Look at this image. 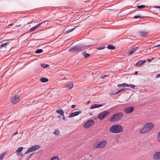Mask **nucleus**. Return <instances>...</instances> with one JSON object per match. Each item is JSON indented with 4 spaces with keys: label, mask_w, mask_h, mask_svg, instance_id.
Here are the masks:
<instances>
[{
    "label": "nucleus",
    "mask_w": 160,
    "mask_h": 160,
    "mask_svg": "<svg viewBox=\"0 0 160 160\" xmlns=\"http://www.w3.org/2000/svg\"><path fill=\"white\" fill-rule=\"evenodd\" d=\"M123 130V127L120 125L118 124L112 125L109 129L110 132L115 133L121 132Z\"/></svg>",
    "instance_id": "f257e3e1"
},
{
    "label": "nucleus",
    "mask_w": 160,
    "mask_h": 160,
    "mask_svg": "<svg viewBox=\"0 0 160 160\" xmlns=\"http://www.w3.org/2000/svg\"><path fill=\"white\" fill-rule=\"evenodd\" d=\"M154 126V124L152 122L146 124L143 128L140 131V133L143 134L149 132L152 129Z\"/></svg>",
    "instance_id": "f03ea898"
},
{
    "label": "nucleus",
    "mask_w": 160,
    "mask_h": 160,
    "mask_svg": "<svg viewBox=\"0 0 160 160\" xmlns=\"http://www.w3.org/2000/svg\"><path fill=\"white\" fill-rule=\"evenodd\" d=\"M123 114L122 112H120L114 114L110 119L111 122L118 121L121 119L122 117Z\"/></svg>",
    "instance_id": "7ed1b4c3"
},
{
    "label": "nucleus",
    "mask_w": 160,
    "mask_h": 160,
    "mask_svg": "<svg viewBox=\"0 0 160 160\" xmlns=\"http://www.w3.org/2000/svg\"><path fill=\"white\" fill-rule=\"evenodd\" d=\"M107 143L106 140H104L100 142L96 145H94V148H104Z\"/></svg>",
    "instance_id": "20e7f679"
},
{
    "label": "nucleus",
    "mask_w": 160,
    "mask_h": 160,
    "mask_svg": "<svg viewBox=\"0 0 160 160\" xmlns=\"http://www.w3.org/2000/svg\"><path fill=\"white\" fill-rule=\"evenodd\" d=\"M95 122L92 119H89L83 125V127L85 128H88L94 125Z\"/></svg>",
    "instance_id": "39448f33"
},
{
    "label": "nucleus",
    "mask_w": 160,
    "mask_h": 160,
    "mask_svg": "<svg viewBox=\"0 0 160 160\" xmlns=\"http://www.w3.org/2000/svg\"><path fill=\"white\" fill-rule=\"evenodd\" d=\"M11 103L13 104H16L20 100L19 96L17 95L12 96L11 98Z\"/></svg>",
    "instance_id": "423d86ee"
},
{
    "label": "nucleus",
    "mask_w": 160,
    "mask_h": 160,
    "mask_svg": "<svg viewBox=\"0 0 160 160\" xmlns=\"http://www.w3.org/2000/svg\"><path fill=\"white\" fill-rule=\"evenodd\" d=\"M40 147V145H34L28 149L25 153L26 154L32 152L37 150L39 149Z\"/></svg>",
    "instance_id": "0eeeda50"
},
{
    "label": "nucleus",
    "mask_w": 160,
    "mask_h": 160,
    "mask_svg": "<svg viewBox=\"0 0 160 160\" xmlns=\"http://www.w3.org/2000/svg\"><path fill=\"white\" fill-rule=\"evenodd\" d=\"M109 114V112L106 111L100 113L98 116V118L101 120H102L105 117L107 116Z\"/></svg>",
    "instance_id": "6e6552de"
},
{
    "label": "nucleus",
    "mask_w": 160,
    "mask_h": 160,
    "mask_svg": "<svg viewBox=\"0 0 160 160\" xmlns=\"http://www.w3.org/2000/svg\"><path fill=\"white\" fill-rule=\"evenodd\" d=\"M134 110V108L133 107H128L124 109V112L127 113H130Z\"/></svg>",
    "instance_id": "1a4fd4ad"
},
{
    "label": "nucleus",
    "mask_w": 160,
    "mask_h": 160,
    "mask_svg": "<svg viewBox=\"0 0 160 160\" xmlns=\"http://www.w3.org/2000/svg\"><path fill=\"white\" fill-rule=\"evenodd\" d=\"M82 47L81 46H76L73 47L72 48L69 50V51L76 52L78 51Z\"/></svg>",
    "instance_id": "9d476101"
},
{
    "label": "nucleus",
    "mask_w": 160,
    "mask_h": 160,
    "mask_svg": "<svg viewBox=\"0 0 160 160\" xmlns=\"http://www.w3.org/2000/svg\"><path fill=\"white\" fill-rule=\"evenodd\" d=\"M153 158L155 160L160 159V152H156L153 155Z\"/></svg>",
    "instance_id": "9b49d317"
},
{
    "label": "nucleus",
    "mask_w": 160,
    "mask_h": 160,
    "mask_svg": "<svg viewBox=\"0 0 160 160\" xmlns=\"http://www.w3.org/2000/svg\"><path fill=\"white\" fill-rule=\"evenodd\" d=\"M148 32L147 31L142 30L139 32V33L140 35L142 37H146L147 36Z\"/></svg>",
    "instance_id": "f8f14e48"
},
{
    "label": "nucleus",
    "mask_w": 160,
    "mask_h": 160,
    "mask_svg": "<svg viewBox=\"0 0 160 160\" xmlns=\"http://www.w3.org/2000/svg\"><path fill=\"white\" fill-rule=\"evenodd\" d=\"M139 48L138 47H136L135 48H133L132 49H131L128 52V54L129 55H132L133 52H136L137 50L139 49Z\"/></svg>",
    "instance_id": "ddd939ff"
},
{
    "label": "nucleus",
    "mask_w": 160,
    "mask_h": 160,
    "mask_svg": "<svg viewBox=\"0 0 160 160\" xmlns=\"http://www.w3.org/2000/svg\"><path fill=\"white\" fill-rule=\"evenodd\" d=\"M81 112L80 111H76L75 112H72L70 115L68 116V117L69 118H71L72 117H73L74 116L78 115Z\"/></svg>",
    "instance_id": "4468645a"
},
{
    "label": "nucleus",
    "mask_w": 160,
    "mask_h": 160,
    "mask_svg": "<svg viewBox=\"0 0 160 160\" xmlns=\"http://www.w3.org/2000/svg\"><path fill=\"white\" fill-rule=\"evenodd\" d=\"M23 149V147H19L18 150L16 151V154L17 156H18L20 155V156H22V154L21 153V152L22 151Z\"/></svg>",
    "instance_id": "2eb2a0df"
},
{
    "label": "nucleus",
    "mask_w": 160,
    "mask_h": 160,
    "mask_svg": "<svg viewBox=\"0 0 160 160\" xmlns=\"http://www.w3.org/2000/svg\"><path fill=\"white\" fill-rule=\"evenodd\" d=\"M146 62V60H140L136 64V66L138 67L140 66L143 64L145 63Z\"/></svg>",
    "instance_id": "dca6fc26"
},
{
    "label": "nucleus",
    "mask_w": 160,
    "mask_h": 160,
    "mask_svg": "<svg viewBox=\"0 0 160 160\" xmlns=\"http://www.w3.org/2000/svg\"><path fill=\"white\" fill-rule=\"evenodd\" d=\"M40 24H38L36 25V26H34V27H32L31 28L29 31H28V32H30L32 31H34L36 28H38L40 26Z\"/></svg>",
    "instance_id": "f3484780"
},
{
    "label": "nucleus",
    "mask_w": 160,
    "mask_h": 160,
    "mask_svg": "<svg viewBox=\"0 0 160 160\" xmlns=\"http://www.w3.org/2000/svg\"><path fill=\"white\" fill-rule=\"evenodd\" d=\"M103 105L101 104H94L92 105L91 106L90 108L92 109L99 108L100 107L102 106Z\"/></svg>",
    "instance_id": "a211bd4d"
},
{
    "label": "nucleus",
    "mask_w": 160,
    "mask_h": 160,
    "mask_svg": "<svg viewBox=\"0 0 160 160\" xmlns=\"http://www.w3.org/2000/svg\"><path fill=\"white\" fill-rule=\"evenodd\" d=\"M57 113L60 114L61 116H63V114H64L63 111L62 110H58L56 111Z\"/></svg>",
    "instance_id": "6ab92c4d"
},
{
    "label": "nucleus",
    "mask_w": 160,
    "mask_h": 160,
    "mask_svg": "<svg viewBox=\"0 0 160 160\" xmlns=\"http://www.w3.org/2000/svg\"><path fill=\"white\" fill-rule=\"evenodd\" d=\"M82 54L85 58H88V57H89L90 56V54H89L87 53L86 52H82Z\"/></svg>",
    "instance_id": "aec40b11"
},
{
    "label": "nucleus",
    "mask_w": 160,
    "mask_h": 160,
    "mask_svg": "<svg viewBox=\"0 0 160 160\" xmlns=\"http://www.w3.org/2000/svg\"><path fill=\"white\" fill-rule=\"evenodd\" d=\"M40 81L42 82H45L48 81V79L47 78H41Z\"/></svg>",
    "instance_id": "412c9836"
},
{
    "label": "nucleus",
    "mask_w": 160,
    "mask_h": 160,
    "mask_svg": "<svg viewBox=\"0 0 160 160\" xmlns=\"http://www.w3.org/2000/svg\"><path fill=\"white\" fill-rule=\"evenodd\" d=\"M48 21H46L44 22H43L41 23H39V24H40V26L41 25H42V26H44L46 25H47L48 24Z\"/></svg>",
    "instance_id": "4be33fe9"
},
{
    "label": "nucleus",
    "mask_w": 160,
    "mask_h": 160,
    "mask_svg": "<svg viewBox=\"0 0 160 160\" xmlns=\"http://www.w3.org/2000/svg\"><path fill=\"white\" fill-rule=\"evenodd\" d=\"M6 154V152L2 153V154L0 155V160H2L3 158L5 156Z\"/></svg>",
    "instance_id": "5701e85b"
},
{
    "label": "nucleus",
    "mask_w": 160,
    "mask_h": 160,
    "mask_svg": "<svg viewBox=\"0 0 160 160\" xmlns=\"http://www.w3.org/2000/svg\"><path fill=\"white\" fill-rule=\"evenodd\" d=\"M41 67L43 68H45L48 67H49V65L48 64H41Z\"/></svg>",
    "instance_id": "b1692460"
},
{
    "label": "nucleus",
    "mask_w": 160,
    "mask_h": 160,
    "mask_svg": "<svg viewBox=\"0 0 160 160\" xmlns=\"http://www.w3.org/2000/svg\"><path fill=\"white\" fill-rule=\"evenodd\" d=\"M73 86V85L72 83H70L67 85L66 87L69 89H71Z\"/></svg>",
    "instance_id": "393cba45"
},
{
    "label": "nucleus",
    "mask_w": 160,
    "mask_h": 160,
    "mask_svg": "<svg viewBox=\"0 0 160 160\" xmlns=\"http://www.w3.org/2000/svg\"><path fill=\"white\" fill-rule=\"evenodd\" d=\"M107 48L108 49L111 50H112L114 49L115 48V47L114 46L112 45H109L107 47Z\"/></svg>",
    "instance_id": "a878e982"
},
{
    "label": "nucleus",
    "mask_w": 160,
    "mask_h": 160,
    "mask_svg": "<svg viewBox=\"0 0 160 160\" xmlns=\"http://www.w3.org/2000/svg\"><path fill=\"white\" fill-rule=\"evenodd\" d=\"M54 133L56 135H58L60 134V132L58 130L56 129L54 130Z\"/></svg>",
    "instance_id": "bb28decb"
},
{
    "label": "nucleus",
    "mask_w": 160,
    "mask_h": 160,
    "mask_svg": "<svg viewBox=\"0 0 160 160\" xmlns=\"http://www.w3.org/2000/svg\"><path fill=\"white\" fill-rule=\"evenodd\" d=\"M117 86L118 87H126V83H123L122 84H118L117 85Z\"/></svg>",
    "instance_id": "cd10ccee"
},
{
    "label": "nucleus",
    "mask_w": 160,
    "mask_h": 160,
    "mask_svg": "<svg viewBox=\"0 0 160 160\" xmlns=\"http://www.w3.org/2000/svg\"><path fill=\"white\" fill-rule=\"evenodd\" d=\"M9 43L8 42H7L6 43H2L1 45V46L2 47H6L7 46V45L9 44Z\"/></svg>",
    "instance_id": "c85d7f7f"
},
{
    "label": "nucleus",
    "mask_w": 160,
    "mask_h": 160,
    "mask_svg": "<svg viewBox=\"0 0 160 160\" xmlns=\"http://www.w3.org/2000/svg\"><path fill=\"white\" fill-rule=\"evenodd\" d=\"M43 52V50L42 49H39L37 50L35 52L36 53H40Z\"/></svg>",
    "instance_id": "c756f323"
},
{
    "label": "nucleus",
    "mask_w": 160,
    "mask_h": 160,
    "mask_svg": "<svg viewBox=\"0 0 160 160\" xmlns=\"http://www.w3.org/2000/svg\"><path fill=\"white\" fill-rule=\"evenodd\" d=\"M126 89H122L119 90H118L116 93V94H117L120 92L125 91Z\"/></svg>",
    "instance_id": "7c9ffc66"
},
{
    "label": "nucleus",
    "mask_w": 160,
    "mask_h": 160,
    "mask_svg": "<svg viewBox=\"0 0 160 160\" xmlns=\"http://www.w3.org/2000/svg\"><path fill=\"white\" fill-rule=\"evenodd\" d=\"M157 141L160 142V132H159L157 138Z\"/></svg>",
    "instance_id": "2f4dec72"
},
{
    "label": "nucleus",
    "mask_w": 160,
    "mask_h": 160,
    "mask_svg": "<svg viewBox=\"0 0 160 160\" xmlns=\"http://www.w3.org/2000/svg\"><path fill=\"white\" fill-rule=\"evenodd\" d=\"M144 5H141L137 6V7L139 9H142L146 7Z\"/></svg>",
    "instance_id": "473e14b6"
},
{
    "label": "nucleus",
    "mask_w": 160,
    "mask_h": 160,
    "mask_svg": "<svg viewBox=\"0 0 160 160\" xmlns=\"http://www.w3.org/2000/svg\"><path fill=\"white\" fill-rule=\"evenodd\" d=\"M142 17H141L140 15H138V16H134V18L135 19H137V18H142Z\"/></svg>",
    "instance_id": "72a5a7b5"
},
{
    "label": "nucleus",
    "mask_w": 160,
    "mask_h": 160,
    "mask_svg": "<svg viewBox=\"0 0 160 160\" xmlns=\"http://www.w3.org/2000/svg\"><path fill=\"white\" fill-rule=\"evenodd\" d=\"M51 160H59L58 157H54L52 158Z\"/></svg>",
    "instance_id": "f704fd0d"
},
{
    "label": "nucleus",
    "mask_w": 160,
    "mask_h": 160,
    "mask_svg": "<svg viewBox=\"0 0 160 160\" xmlns=\"http://www.w3.org/2000/svg\"><path fill=\"white\" fill-rule=\"evenodd\" d=\"M33 154H31L28 158H26L27 160H28Z\"/></svg>",
    "instance_id": "c9c22d12"
},
{
    "label": "nucleus",
    "mask_w": 160,
    "mask_h": 160,
    "mask_svg": "<svg viewBox=\"0 0 160 160\" xmlns=\"http://www.w3.org/2000/svg\"><path fill=\"white\" fill-rule=\"evenodd\" d=\"M154 59V58H152L151 59H148L147 60L148 62H151L153 59Z\"/></svg>",
    "instance_id": "e433bc0d"
},
{
    "label": "nucleus",
    "mask_w": 160,
    "mask_h": 160,
    "mask_svg": "<svg viewBox=\"0 0 160 160\" xmlns=\"http://www.w3.org/2000/svg\"><path fill=\"white\" fill-rule=\"evenodd\" d=\"M135 85H133V84H131L130 85V87L132 88H135Z\"/></svg>",
    "instance_id": "4c0bfd02"
},
{
    "label": "nucleus",
    "mask_w": 160,
    "mask_h": 160,
    "mask_svg": "<svg viewBox=\"0 0 160 160\" xmlns=\"http://www.w3.org/2000/svg\"><path fill=\"white\" fill-rule=\"evenodd\" d=\"M105 48L104 47H100L98 48V49L99 50H102Z\"/></svg>",
    "instance_id": "58836bf2"
},
{
    "label": "nucleus",
    "mask_w": 160,
    "mask_h": 160,
    "mask_svg": "<svg viewBox=\"0 0 160 160\" xmlns=\"http://www.w3.org/2000/svg\"><path fill=\"white\" fill-rule=\"evenodd\" d=\"M130 85L129 84H127L126 83V87H130Z\"/></svg>",
    "instance_id": "ea45409f"
},
{
    "label": "nucleus",
    "mask_w": 160,
    "mask_h": 160,
    "mask_svg": "<svg viewBox=\"0 0 160 160\" xmlns=\"http://www.w3.org/2000/svg\"><path fill=\"white\" fill-rule=\"evenodd\" d=\"M154 8H160V6H155L154 7Z\"/></svg>",
    "instance_id": "a19ab883"
},
{
    "label": "nucleus",
    "mask_w": 160,
    "mask_h": 160,
    "mask_svg": "<svg viewBox=\"0 0 160 160\" xmlns=\"http://www.w3.org/2000/svg\"><path fill=\"white\" fill-rule=\"evenodd\" d=\"M108 76L107 75H104V76H102L101 77V78L102 79H103L105 77H107V76Z\"/></svg>",
    "instance_id": "79ce46f5"
},
{
    "label": "nucleus",
    "mask_w": 160,
    "mask_h": 160,
    "mask_svg": "<svg viewBox=\"0 0 160 160\" xmlns=\"http://www.w3.org/2000/svg\"><path fill=\"white\" fill-rule=\"evenodd\" d=\"M158 77H160V74H158L156 76V78H158Z\"/></svg>",
    "instance_id": "37998d69"
},
{
    "label": "nucleus",
    "mask_w": 160,
    "mask_h": 160,
    "mask_svg": "<svg viewBox=\"0 0 160 160\" xmlns=\"http://www.w3.org/2000/svg\"><path fill=\"white\" fill-rule=\"evenodd\" d=\"M75 105H72V106H71V108H74L75 107Z\"/></svg>",
    "instance_id": "c03bdc74"
},
{
    "label": "nucleus",
    "mask_w": 160,
    "mask_h": 160,
    "mask_svg": "<svg viewBox=\"0 0 160 160\" xmlns=\"http://www.w3.org/2000/svg\"><path fill=\"white\" fill-rule=\"evenodd\" d=\"M62 116V119L63 120H65V116H64V114H63V116Z\"/></svg>",
    "instance_id": "a18cd8bd"
},
{
    "label": "nucleus",
    "mask_w": 160,
    "mask_h": 160,
    "mask_svg": "<svg viewBox=\"0 0 160 160\" xmlns=\"http://www.w3.org/2000/svg\"><path fill=\"white\" fill-rule=\"evenodd\" d=\"M138 71H136L135 72V75H137L138 74Z\"/></svg>",
    "instance_id": "49530a36"
},
{
    "label": "nucleus",
    "mask_w": 160,
    "mask_h": 160,
    "mask_svg": "<svg viewBox=\"0 0 160 160\" xmlns=\"http://www.w3.org/2000/svg\"><path fill=\"white\" fill-rule=\"evenodd\" d=\"M155 47H157V48L160 47V44H159V45H158L156 46Z\"/></svg>",
    "instance_id": "de8ad7c7"
},
{
    "label": "nucleus",
    "mask_w": 160,
    "mask_h": 160,
    "mask_svg": "<svg viewBox=\"0 0 160 160\" xmlns=\"http://www.w3.org/2000/svg\"><path fill=\"white\" fill-rule=\"evenodd\" d=\"M13 24V23H11V24H8V26H11Z\"/></svg>",
    "instance_id": "09e8293b"
},
{
    "label": "nucleus",
    "mask_w": 160,
    "mask_h": 160,
    "mask_svg": "<svg viewBox=\"0 0 160 160\" xmlns=\"http://www.w3.org/2000/svg\"><path fill=\"white\" fill-rule=\"evenodd\" d=\"M18 133V132H16L14 134V135H16Z\"/></svg>",
    "instance_id": "8fccbe9b"
},
{
    "label": "nucleus",
    "mask_w": 160,
    "mask_h": 160,
    "mask_svg": "<svg viewBox=\"0 0 160 160\" xmlns=\"http://www.w3.org/2000/svg\"><path fill=\"white\" fill-rule=\"evenodd\" d=\"M58 118H60L61 116H58Z\"/></svg>",
    "instance_id": "3c124183"
}]
</instances>
